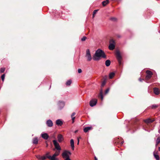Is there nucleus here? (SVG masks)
Masks as SVG:
<instances>
[{"label":"nucleus","mask_w":160,"mask_h":160,"mask_svg":"<svg viewBox=\"0 0 160 160\" xmlns=\"http://www.w3.org/2000/svg\"><path fill=\"white\" fill-rule=\"evenodd\" d=\"M101 58H106V56L102 50L98 49L96 51L93 57V59L95 61H98Z\"/></svg>","instance_id":"nucleus-1"},{"label":"nucleus","mask_w":160,"mask_h":160,"mask_svg":"<svg viewBox=\"0 0 160 160\" xmlns=\"http://www.w3.org/2000/svg\"><path fill=\"white\" fill-rule=\"evenodd\" d=\"M50 154L49 152H47L43 156H41L40 155H37L36 156L37 159L39 160H44L47 158L49 159V154Z\"/></svg>","instance_id":"nucleus-2"},{"label":"nucleus","mask_w":160,"mask_h":160,"mask_svg":"<svg viewBox=\"0 0 160 160\" xmlns=\"http://www.w3.org/2000/svg\"><path fill=\"white\" fill-rule=\"evenodd\" d=\"M71 155L70 152L68 150H64L62 153V158L66 159L67 158H69L70 156Z\"/></svg>","instance_id":"nucleus-3"},{"label":"nucleus","mask_w":160,"mask_h":160,"mask_svg":"<svg viewBox=\"0 0 160 160\" xmlns=\"http://www.w3.org/2000/svg\"><path fill=\"white\" fill-rule=\"evenodd\" d=\"M60 151H56L54 154L52 156L49 154V159L50 160H58V159L56 158L60 154Z\"/></svg>","instance_id":"nucleus-4"},{"label":"nucleus","mask_w":160,"mask_h":160,"mask_svg":"<svg viewBox=\"0 0 160 160\" xmlns=\"http://www.w3.org/2000/svg\"><path fill=\"white\" fill-rule=\"evenodd\" d=\"M85 57L87 58V61H90L92 59L90 51L89 49H87L86 50Z\"/></svg>","instance_id":"nucleus-5"},{"label":"nucleus","mask_w":160,"mask_h":160,"mask_svg":"<svg viewBox=\"0 0 160 160\" xmlns=\"http://www.w3.org/2000/svg\"><path fill=\"white\" fill-rule=\"evenodd\" d=\"M116 55L119 64L121 65L122 64V57L119 51H117L116 52Z\"/></svg>","instance_id":"nucleus-6"},{"label":"nucleus","mask_w":160,"mask_h":160,"mask_svg":"<svg viewBox=\"0 0 160 160\" xmlns=\"http://www.w3.org/2000/svg\"><path fill=\"white\" fill-rule=\"evenodd\" d=\"M115 47V42L113 40H111L110 41V44L109 46V49L110 50H113Z\"/></svg>","instance_id":"nucleus-7"},{"label":"nucleus","mask_w":160,"mask_h":160,"mask_svg":"<svg viewBox=\"0 0 160 160\" xmlns=\"http://www.w3.org/2000/svg\"><path fill=\"white\" fill-rule=\"evenodd\" d=\"M146 73L147 75L146 77V79L147 80H148L151 77L152 75V73L151 71L147 70L146 71Z\"/></svg>","instance_id":"nucleus-8"},{"label":"nucleus","mask_w":160,"mask_h":160,"mask_svg":"<svg viewBox=\"0 0 160 160\" xmlns=\"http://www.w3.org/2000/svg\"><path fill=\"white\" fill-rule=\"evenodd\" d=\"M53 144L55 147V148L59 150V151L60 150H61V147L60 146L58 143L57 142L56 140H53Z\"/></svg>","instance_id":"nucleus-9"},{"label":"nucleus","mask_w":160,"mask_h":160,"mask_svg":"<svg viewBox=\"0 0 160 160\" xmlns=\"http://www.w3.org/2000/svg\"><path fill=\"white\" fill-rule=\"evenodd\" d=\"M97 102V99H93L90 102V105L91 107H93L96 105Z\"/></svg>","instance_id":"nucleus-10"},{"label":"nucleus","mask_w":160,"mask_h":160,"mask_svg":"<svg viewBox=\"0 0 160 160\" xmlns=\"http://www.w3.org/2000/svg\"><path fill=\"white\" fill-rule=\"evenodd\" d=\"M64 104L63 102L59 101L58 103V106L59 109H61L64 106Z\"/></svg>","instance_id":"nucleus-11"},{"label":"nucleus","mask_w":160,"mask_h":160,"mask_svg":"<svg viewBox=\"0 0 160 160\" xmlns=\"http://www.w3.org/2000/svg\"><path fill=\"white\" fill-rule=\"evenodd\" d=\"M46 124L49 127H51L53 126L52 122L51 120H48L46 122Z\"/></svg>","instance_id":"nucleus-12"},{"label":"nucleus","mask_w":160,"mask_h":160,"mask_svg":"<svg viewBox=\"0 0 160 160\" xmlns=\"http://www.w3.org/2000/svg\"><path fill=\"white\" fill-rule=\"evenodd\" d=\"M92 128H93L92 126L88 127H86L84 129L83 131L85 132H88V131L92 130Z\"/></svg>","instance_id":"nucleus-13"},{"label":"nucleus","mask_w":160,"mask_h":160,"mask_svg":"<svg viewBox=\"0 0 160 160\" xmlns=\"http://www.w3.org/2000/svg\"><path fill=\"white\" fill-rule=\"evenodd\" d=\"M57 138L58 141L59 142H62L63 140V136L61 134L58 135Z\"/></svg>","instance_id":"nucleus-14"},{"label":"nucleus","mask_w":160,"mask_h":160,"mask_svg":"<svg viewBox=\"0 0 160 160\" xmlns=\"http://www.w3.org/2000/svg\"><path fill=\"white\" fill-rule=\"evenodd\" d=\"M42 137L45 140L47 139L48 137V135L47 133H42L41 135Z\"/></svg>","instance_id":"nucleus-15"},{"label":"nucleus","mask_w":160,"mask_h":160,"mask_svg":"<svg viewBox=\"0 0 160 160\" xmlns=\"http://www.w3.org/2000/svg\"><path fill=\"white\" fill-rule=\"evenodd\" d=\"M70 144L72 149L73 150L74 149V142L73 140L72 139H71L70 140Z\"/></svg>","instance_id":"nucleus-16"},{"label":"nucleus","mask_w":160,"mask_h":160,"mask_svg":"<svg viewBox=\"0 0 160 160\" xmlns=\"http://www.w3.org/2000/svg\"><path fill=\"white\" fill-rule=\"evenodd\" d=\"M56 124L58 126H61L62 124V122L60 119H58L56 121Z\"/></svg>","instance_id":"nucleus-17"},{"label":"nucleus","mask_w":160,"mask_h":160,"mask_svg":"<svg viewBox=\"0 0 160 160\" xmlns=\"http://www.w3.org/2000/svg\"><path fill=\"white\" fill-rule=\"evenodd\" d=\"M154 121V120H152L151 119H150V118H148L147 119H145V120H144V121L146 123H151V122H152L153 121Z\"/></svg>","instance_id":"nucleus-18"},{"label":"nucleus","mask_w":160,"mask_h":160,"mask_svg":"<svg viewBox=\"0 0 160 160\" xmlns=\"http://www.w3.org/2000/svg\"><path fill=\"white\" fill-rule=\"evenodd\" d=\"M154 92L156 95H158L159 93V90L158 88H155L154 89Z\"/></svg>","instance_id":"nucleus-19"},{"label":"nucleus","mask_w":160,"mask_h":160,"mask_svg":"<svg viewBox=\"0 0 160 160\" xmlns=\"http://www.w3.org/2000/svg\"><path fill=\"white\" fill-rule=\"evenodd\" d=\"M32 142L34 144H37L38 143V139L37 138H34L32 140Z\"/></svg>","instance_id":"nucleus-20"},{"label":"nucleus","mask_w":160,"mask_h":160,"mask_svg":"<svg viewBox=\"0 0 160 160\" xmlns=\"http://www.w3.org/2000/svg\"><path fill=\"white\" fill-rule=\"evenodd\" d=\"M110 63L111 62L109 60H107L105 62V65L107 67H108L109 66L110 64Z\"/></svg>","instance_id":"nucleus-21"},{"label":"nucleus","mask_w":160,"mask_h":160,"mask_svg":"<svg viewBox=\"0 0 160 160\" xmlns=\"http://www.w3.org/2000/svg\"><path fill=\"white\" fill-rule=\"evenodd\" d=\"M75 114H76V113L75 112H73V113H72V114L71 115V118H72V123H73L74 122V119L75 118Z\"/></svg>","instance_id":"nucleus-22"},{"label":"nucleus","mask_w":160,"mask_h":160,"mask_svg":"<svg viewBox=\"0 0 160 160\" xmlns=\"http://www.w3.org/2000/svg\"><path fill=\"white\" fill-rule=\"evenodd\" d=\"M109 2L108 0H106V1H104L102 2V4L103 6H105Z\"/></svg>","instance_id":"nucleus-23"},{"label":"nucleus","mask_w":160,"mask_h":160,"mask_svg":"<svg viewBox=\"0 0 160 160\" xmlns=\"http://www.w3.org/2000/svg\"><path fill=\"white\" fill-rule=\"evenodd\" d=\"M153 155L155 158L157 160H159V156L158 155H157L156 153H155V152H154L153 153Z\"/></svg>","instance_id":"nucleus-24"},{"label":"nucleus","mask_w":160,"mask_h":160,"mask_svg":"<svg viewBox=\"0 0 160 160\" xmlns=\"http://www.w3.org/2000/svg\"><path fill=\"white\" fill-rule=\"evenodd\" d=\"M160 143V137H158L156 141V146H157Z\"/></svg>","instance_id":"nucleus-25"},{"label":"nucleus","mask_w":160,"mask_h":160,"mask_svg":"<svg viewBox=\"0 0 160 160\" xmlns=\"http://www.w3.org/2000/svg\"><path fill=\"white\" fill-rule=\"evenodd\" d=\"M114 75H115L114 73L113 72H112L110 73L109 75V78H110L111 79L114 77Z\"/></svg>","instance_id":"nucleus-26"},{"label":"nucleus","mask_w":160,"mask_h":160,"mask_svg":"<svg viewBox=\"0 0 160 160\" xmlns=\"http://www.w3.org/2000/svg\"><path fill=\"white\" fill-rule=\"evenodd\" d=\"M72 83V81L71 80H69L68 81L66 82V85L67 86H70Z\"/></svg>","instance_id":"nucleus-27"},{"label":"nucleus","mask_w":160,"mask_h":160,"mask_svg":"<svg viewBox=\"0 0 160 160\" xmlns=\"http://www.w3.org/2000/svg\"><path fill=\"white\" fill-rule=\"evenodd\" d=\"M5 76V74H2L1 77V78H2V82H4V80Z\"/></svg>","instance_id":"nucleus-28"},{"label":"nucleus","mask_w":160,"mask_h":160,"mask_svg":"<svg viewBox=\"0 0 160 160\" xmlns=\"http://www.w3.org/2000/svg\"><path fill=\"white\" fill-rule=\"evenodd\" d=\"M5 70V68H2L0 70V73H2L4 72Z\"/></svg>","instance_id":"nucleus-29"},{"label":"nucleus","mask_w":160,"mask_h":160,"mask_svg":"<svg viewBox=\"0 0 160 160\" xmlns=\"http://www.w3.org/2000/svg\"><path fill=\"white\" fill-rule=\"evenodd\" d=\"M100 96H101L102 100L103 98V96H102V90H101L100 92Z\"/></svg>","instance_id":"nucleus-30"},{"label":"nucleus","mask_w":160,"mask_h":160,"mask_svg":"<svg viewBox=\"0 0 160 160\" xmlns=\"http://www.w3.org/2000/svg\"><path fill=\"white\" fill-rule=\"evenodd\" d=\"M98 11V10H95L94 11L93 13V17H94V15Z\"/></svg>","instance_id":"nucleus-31"},{"label":"nucleus","mask_w":160,"mask_h":160,"mask_svg":"<svg viewBox=\"0 0 160 160\" xmlns=\"http://www.w3.org/2000/svg\"><path fill=\"white\" fill-rule=\"evenodd\" d=\"M109 88L107 89L105 91V94H107L109 92Z\"/></svg>","instance_id":"nucleus-32"},{"label":"nucleus","mask_w":160,"mask_h":160,"mask_svg":"<svg viewBox=\"0 0 160 160\" xmlns=\"http://www.w3.org/2000/svg\"><path fill=\"white\" fill-rule=\"evenodd\" d=\"M86 38L87 37H83L82 38L81 40L82 41H84L86 40Z\"/></svg>","instance_id":"nucleus-33"},{"label":"nucleus","mask_w":160,"mask_h":160,"mask_svg":"<svg viewBox=\"0 0 160 160\" xmlns=\"http://www.w3.org/2000/svg\"><path fill=\"white\" fill-rule=\"evenodd\" d=\"M158 107V106L156 105H153L152 106V108H157Z\"/></svg>","instance_id":"nucleus-34"},{"label":"nucleus","mask_w":160,"mask_h":160,"mask_svg":"<svg viewBox=\"0 0 160 160\" xmlns=\"http://www.w3.org/2000/svg\"><path fill=\"white\" fill-rule=\"evenodd\" d=\"M78 72L79 73H80L82 72V70L81 69H79L78 70Z\"/></svg>","instance_id":"nucleus-35"},{"label":"nucleus","mask_w":160,"mask_h":160,"mask_svg":"<svg viewBox=\"0 0 160 160\" xmlns=\"http://www.w3.org/2000/svg\"><path fill=\"white\" fill-rule=\"evenodd\" d=\"M77 140H78V143H77V144H78H78H79V138H77Z\"/></svg>","instance_id":"nucleus-36"},{"label":"nucleus","mask_w":160,"mask_h":160,"mask_svg":"<svg viewBox=\"0 0 160 160\" xmlns=\"http://www.w3.org/2000/svg\"><path fill=\"white\" fill-rule=\"evenodd\" d=\"M111 20H116V18H111Z\"/></svg>","instance_id":"nucleus-37"},{"label":"nucleus","mask_w":160,"mask_h":160,"mask_svg":"<svg viewBox=\"0 0 160 160\" xmlns=\"http://www.w3.org/2000/svg\"><path fill=\"white\" fill-rule=\"evenodd\" d=\"M65 160H72L70 158H66V159H65Z\"/></svg>","instance_id":"nucleus-38"},{"label":"nucleus","mask_w":160,"mask_h":160,"mask_svg":"<svg viewBox=\"0 0 160 160\" xmlns=\"http://www.w3.org/2000/svg\"><path fill=\"white\" fill-rule=\"evenodd\" d=\"M139 80L140 81H141V82L142 81V80H143V79H141V78H139Z\"/></svg>","instance_id":"nucleus-39"},{"label":"nucleus","mask_w":160,"mask_h":160,"mask_svg":"<svg viewBox=\"0 0 160 160\" xmlns=\"http://www.w3.org/2000/svg\"><path fill=\"white\" fill-rule=\"evenodd\" d=\"M105 84V83L104 82H103V83L102 84V86H103Z\"/></svg>","instance_id":"nucleus-40"},{"label":"nucleus","mask_w":160,"mask_h":160,"mask_svg":"<svg viewBox=\"0 0 160 160\" xmlns=\"http://www.w3.org/2000/svg\"><path fill=\"white\" fill-rule=\"evenodd\" d=\"M94 158H95V160H98V159L96 157H95Z\"/></svg>","instance_id":"nucleus-41"},{"label":"nucleus","mask_w":160,"mask_h":160,"mask_svg":"<svg viewBox=\"0 0 160 160\" xmlns=\"http://www.w3.org/2000/svg\"><path fill=\"white\" fill-rule=\"evenodd\" d=\"M158 150H159V151H160V147H159Z\"/></svg>","instance_id":"nucleus-42"},{"label":"nucleus","mask_w":160,"mask_h":160,"mask_svg":"<svg viewBox=\"0 0 160 160\" xmlns=\"http://www.w3.org/2000/svg\"><path fill=\"white\" fill-rule=\"evenodd\" d=\"M118 38H120V36H118Z\"/></svg>","instance_id":"nucleus-43"},{"label":"nucleus","mask_w":160,"mask_h":160,"mask_svg":"<svg viewBox=\"0 0 160 160\" xmlns=\"http://www.w3.org/2000/svg\"><path fill=\"white\" fill-rule=\"evenodd\" d=\"M78 138H79V139L81 138L80 137H78Z\"/></svg>","instance_id":"nucleus-44"},{"label":"nucleus","mask_w":160,"mask_h":160,"mask_svg":"<svg viewBox=\"0 0 160 160\" xmlns=\"http://www.w3.org/2000/svg\"><path fill=\"white\" fill-rule=\"evenodd\" d=\"M77 132V131H76L75 132Z\"/></svg>","instance_id":"nucleus-45"}]
</instances>
